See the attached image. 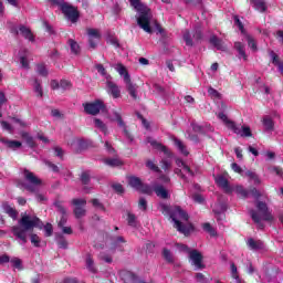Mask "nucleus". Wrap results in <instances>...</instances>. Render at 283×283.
<instances>
[{"instance_id": "obj_28", "label": "nucleus", "mask_w": 283, "mask_h": 283, "mask_svg": "<svg viewBox=\"0 0 283 283\" xmlns=\"http://www.w3.org/2000/svg\"><path fill=\"white\" fill-rule=\"evenodd\" d=\"M57 210L59 213H61V219L57 223V227L61 229V227H65V224H67V214L65 208H63L62 206H57Z\"/></svg>"}, {"instance_id": "obj_44", "label": "nucleus", "mask_w": 283, "mask_h": 283, "mask_svg": "<svg viewBox=\"0 0 283 283\" xmlns=\"http://www.w3.org/2000/svg\"><path fill=\"white\" fill-rule=\"evenodd\" d=\"M184 41L186 42V45H189V46L193 45L191 33L188 30L184 31Z\"/></svg>"}, {"instance_id": "obj_26", "label": "nucleus", "mask_w": 283, "mask_h": 283, "mask_svg": "<svg viewBox=\"0 0 283 283\" xmlns=\"http://www.w3.org/2000/svg\"><path fill=\"white\" fill-rule=\"evenodd\" d=\"M247 244L249 249H251L252 251H260L264 249V243L260 240L249 239Z\"/></svg>"}, {"instance_id": "obj_1", "label": "nucleus", "mask_w": 283, "mask_h": 283, "mask_svg": "<svg viewBox=\"0 0 283 283\" xmlns=\"http://www.w3.org/2000/svg\"><path fill=\"white\" fill-rule=\"evenodd\" d=\"M34 228L43 229V222H41V219L24 214L19 220V226L12 227L11 231L19 240V244L24 245L28 244V231H32Z\"/></svg>"}, {"instance_id": "obj_35", "label": "nucleus", "mask_w": 283, "mask_h": 283, "mask_svg": "<svg viewBox=\"0 0 283 283\" xmlns=\"http://www.w3.org/2000/svg\"><path fill=\"white\" fill-rule=\"evenodd\" d=\"M245 176H247V178H249L250 180H252V182H253L254 185H260V182H261L260 177H259L255 172H253V171H251V170H247V171H245Z\"/></svg>"}, {"instance_id": "obj_29", "label": "nucleus", "mask_w": 283, "mask_h": 283, "mask_svg": "<svg viewBox=\"0 0 283 283\" xmlns=\"http://www.w3.org/2000/svg\"><path fill=\"white\" fill-rule=\"evenodd\" d=\"M234 48L239 53V57L247 61V52L244 51V44L242 42H235Z\"/></svg>"}, {"instance_id": "obj_17", "label": "nucleus", "mask_w": 283, "mask_h": 283, "mask_svg": "<svg viewBox=\"0 0 283 283\" xmlns=\"http://www.w3.org/2000/svg\"><path fill=\"white\" fill-rule=\"evenodd\" d=\"M112 120H116L118 127H122L124 132V136L128 138V140H132V136H129V133L127 132V128H125V122H123V117H120V113L114 112L112 116Z\"/></svg>"}, {"instance_id": "obj_40", "label": "nucleus", "mask_w": 283, "mask_h": 283, "mask_svg": "<svg viewBox=\"0 0 283 283\" xmlns=\"http://www.w3.org/2000/svg\"><path fill=\"white\" fill-rule=\"evenodd\" d=\"M146 167H148L151 171H155L156 174H160V168L151 159H148L146 161Z\"/></svg>"}, {"instance_id": "obj_4", "label": "nucleus", "mask_w": 283, "mask_h": 283, "mask_svg": "<svg viewBox=\"0 0 283 283\" xmlns=\"http://www.w3.org/2000/svg\"><path fill=\"white\" fill-rule=\"evenodd\" d=\"M256 211H251V218L255 224H258L259 229H264V224L262 222H272L273 214L269 212V208L266 207V203L264 202H258L256 205Z\"/></svg>"}, {"instance_id": "obj_11", "label": "nucleus", "mask_w": 283, "mask_h": 283, "mask_svg": "<svg viewBox=\"0 0 283 283\" xmlns=\"http://www.w3.org/2000/svg\"><path fill=\"white\" fill-rule=\"evenodd\" d=\"M229 129H231L242 138H251V136H253V134L251 133V127L249 126L240 127V126H237L235 123H229Z\"/></svg>"}, {"instance_id": "obj_21", "label": "nucleus", "mask_w": 283, "mask_h": 283, "mask_svg": "<svg viewBox=\"0 0 283 283\" xmlns=\"http://www.w3.org/2000/svg\"><path fill=\"white\" fill-rule=\"evenodd\" d=\"M2 211H4L9 218H12V220H17V217L19 216L17 209H14L8 202L2 203Z\"/></svg>"}, {"instance_id": "obj_7", "label": "nucleus", "mask_w": 283, "mask_h": 283, "mask_svg": "<svg viewBox=\"0 0 283 283\" xmlns=\"http://www.w3.org/2000/svg\"><path fill=\"white\" fill-rule=\"evenodd\" d=\"M23 177L25 179L24 189L32 192L36 191L39 185H41V179L30 172V170H23Z\"/></svg>"}, {"instance_id": "obj_24", "label": "nucleus", "mask_w": 283, "mask_h": 283, "mask_svg": "<svg viewBox=\"0 0 283 283\" xmlns=\"http://www.w3.org/2000/svg\"><path fill=\"white\" fill-rule=\"evenodd\" d=\"M17 34L28 39V41H34V35L32 34V31L28 29V27L21 25L17 31Z\"/></svg>"}, {"instance_id": "obj_19", "label": "nucleus", "mask_w": 283, "mask_h": 283, "mask_svg": "<svg viewBox=\"0 0 283 283\" xmlns=\"http://www.w3.org/2000/svg\"><path fill=\"white\" fill-rule=\"evenodd\" d=\"M126 85V90L129 94V96H132V98L136 99L138 98V85L132 83V78L130 80H126V82H124Z\"/></svg>"}, {"instance_id": "obj_50", "label": "nucleus", "mask_w": 283, "mask_h": 283, "mask_svg": "<svg viewBox=\"0 0 283 283\" xmlns=\"http://www.w3.org/2000/svg\"><path fill=\"white\" fill-rule=\"evenodd\" d=\"M230 269L233 280H240V276H238V268L235 266V263H231Z\"/></svg>"}, {"instance_id": "obj_52", "label": "nucleus", "mask_w": 283, "mask_h": 283, "mask_svg": "<svg viewBox=\"0 0 283 283\" xmlns=\"http://www.w3.org/2000/svg\"><path fill=\"white\" fill-rule=\"evenodd\" d=\"M203 230L207 231V233L210 235H216V229H213V227H211L209 223L203 224Z\"/></svg>"}, {"instance_id": "obj_18", "label": "nucleus", "mask_w": 283, "mask_h": 283, "mask_svg": "<svg viewBox=\"0 0 283 283\" xmlns=\"http://www.w3.org/2000/svg\"><path fill=\"white\" fill-rule=\"evenodd\" d=\"M112 67H114V70H116V72L119 74V76H123L124 83L132 78V76H129V72H127V67H125V65H123V63L113 64Z\"/></svg>"}, {"instance_id": "obj_61", "label": "nucleus", "mask_w": 283, "mask_h": 283, "mask_svg": "<svg viewBox=\"0 0 283 283\" xmlns=\"http://www.w3.org/2000/svg\"><path fill=\"white\" fill-rule=\"evenodd\" d=\"M71 147H73V149H77L78 147H83V140L82 139H74L73 143L71 144Z\"/></svg>"}, {"instance_id": "obj_23", "label": "nucleus", "mask_w": 283, "mask_h": 283, "mask_svg": "<svg viewBox=\"0 0 283 283\" xmlns=\"http://www.w3.org/2000/svg\"><path fill=\"white\" fill-rule=\"evenodd\" d=\"M123 282L125 283H136L138 277H136L132 272L124 270L119 273Z\"/></svg>"}, {"instance_id": "obj_56", "label": "nucleus", "mask_w": 283, "mask_h": 283, "mask_svg": "<svg viewBox=\"0 0 283 283\" xmlns=\"http://www.w3.org/2000/svg\"><path fill=\"white\" fill-rule=\"evenodd\" d=\"M13 127H25V123L19 118H12Z\"/></svg>"}, {"instance_id": "obj_33", "label": "nucleus", "mask_w": 283, "mask_h": 283, "mask_svg": "<svg viewBox=\"0 0 283 283\" xmlns=\"http://www.w3.org/2000/svg\"><path fill=\"white\" fill-rule=\"evenodd\" d=\"M252 6L254 10H258L259 12H266V3H264V1H252Z\"/></svg>"}, {"instance_id": "obj_25", "label": "nucleus", "mask_w": 283, "mask_h": 283, "mask_svg": "<svg viewBox=\"0 0 283 283\" xmlns=\"http://www.w3.org/2000/svg\"><path fill=\"white\" fill-rule=\"evenodd\" d=\"M176 165L182 167V170L176 169L175 174H188V176H193V171H191V168H189V166H187L182 159H177Z\"/></svg>"}, {"instance_id": "obj_27", "label": "nucleus", "mask_w": 283, "mask_h": 283, "mask_svg": "<svg viewBox=\"0 0 283 283\" xmlns=\"http://www.w3.org/2000/svg\"><path fill=\"white\" fill-rule=\"evenodd\" d=\"M0 143L6 145V147H8L9 149H19V147H21V142L10 140V139H6L3 137L0 138Z\"/></svg>"}, {"instance_id": "obj_34", "label": "nucleus", "mask_w": 283, "mask_h": 283, "mask_svg": "<svg viewBox=\"0 0 283 283\" xmlns=\"http://www.w3.org/2000/svg\"><path fill=\"white\" fill-rule=\"evenodd\" d=\"M95 69L97 70L98 74L105 76L106 81H112V75L107 74V71L105 70V66H103V64H96Z\"/></svg>"}, {"instance_id": "obj_62", "label": "nucleus", "mask_w": 283, "mask_h": 283, "mask_svg": "<svg viewBox=\"0 0 283 283\" xmlns=\"http://www.w3.org/2000/svg\"><path fill=\"white\" fill-rule=\"evenodd\" d=\"M161 169H164V171H169V169H171V163L161 160Z\"/></svg>"}, {"instance_id": "obj_30", "label": "nucleus", "mask_w": 283, "mask_h": 283, "mask_svg": "<svg viewBox=\"0 0 283 283\" xmlns=\"http://www.w3.org/2000/svg\"><path fill=\"white\" fill-rule=\"evenodd\" d=\"M232 187V193H238V196H241V198H247L249 196V191L244 189L242 186H231Z\"/></svg>"}, {"instance_id": "obj_55", "label": "nucleus", "mask_w": 283, "mask_h": 283, "mask_svg": "<svg viewBox=\"0 0 283 283\" xmlns=\"http://www.w3.org/2000/svg\"><path fill=\"white\" fill-rule=\"evenodd\" d=\"M60 87L62 90H70V87H72V83L70 81H67V80H62L60 82Z\"/></svg>"}, {"instance_id": "obj_9", "label": "nucleus", "mask_w": 283, "mask_h": 283, "mask_svg": "<svg viewBox=\"0 0 283 283\" xmlns=\"http://www.w3.org/2000/svg\"><path fill=\"white\" fill-rule=\"evenodd\" d=\"M234 23L239 28L241 34L245 35V40L248 41L249 48L253 52H256L258 51V44L255 42V39H253V36L249 35V34H247V32L244 31V25L242 24V21H240V18H238V15L234 17Z\"/></svg>"}, {"instance_id": "obj_15", "label": "nucleus", "mask_w": 283, "mask_h": 283, "mask_svg": "<svg viewBox=\"0 0 283 283\" xmlns=\"http://www.w3.org/2000/svg\"><path fill=\"white\" fill-rule=\"evenodd\" d=\"M87 34H88V43L91 48L94 50V48H96V43L101 41V31H98L97 29H88Z\"/></svg>"}, {"instance_id": "obj_42", "label": "nucleus", "mask_w": 283, "mask_h": 283, "mask_svg": "<svg viewBox=\"0 0 283 283\" xmlns=\"http://www.w3.org/2000/svg\"><path fill=\"white\" fill-rule=\"evenodd\" d=\"M69 43L73 54H78L81 52V46H78V43H76L74 40H70Z\"/></svg>"}, {"instance_id": "obj_49", "label": "nucleus", "mask_w": 283, "mask_h": 283, "mask_svg": "<svg viewBox=\"0 0 283 283\" xmlns=\"http://www.w3.org/2000/svg\"><path fill=\"white\" fill-rule=\"evenodd\" d=\"M105 164L108 165V167H120L122 163L114 158V159H105Z\"/></svg>"}, {"instance_id": "obj_5", "label": "nucleus", "mask_w": 283, "mask_h": 283, "mask_svg": "<svg viewBox=\"0 0 283 283\" xmlns=\"http://www.w3.org/2000/svg\"><path fill=\"white\" fill-rule=\"evenodd\" d=\"M176 249L181 253L189 254V262L192 266H195V269H205V265L202 264V254L198 250H191L189 247L180 243L176 244Z\"/></svg>"}, {"instance_id": "obj_38", "label": "nucleus", "mask_w": 283, "mask_h": 283, "mask_svg": "<svg viewBox=\"0 0 283 283\" xmlns=\"http://www.w3.org/2000/svg\"><path fill=\"white\" fill-rule=\"evenodd\" d=\"M163 256L169 264H174V254L168 249L163 250Z\"/></svg>"}, {"instance_id": "obj_64", "label": "nucleus", "mask_w": 283, "mask_h": 283, "mask_svg": "<svg viewBox=\"0 0 283 283\" xmlns=\"http://www.w3.org/2000/svg\"><path fill=\"white\" fill-rule=\"evenodd\" d=\"M44 231H45V235L46 238H50V235H52V224L48 223L45 227H44Z\"/></svg>"}, {"instance_id": "obj_13", "label": "nucleus", "mask_w": 283, "mask_h": 283, "mask_svg": "<svg viewBox=\"0 0 283 283\" xmlns=\"http://www.w3.org/2000/svg\"><path fill=\"white\" fill-rule=\"evenodd\" d=\"M214 180H216V184L218 185V187L223 189V191L226 193H233V187L229 185V180H227V178H224V176L219 175L214 178Z\"/></svg>"}, {"instance_id": "obj_8", "label": "nucleus", "mask_w": 283, "mask_h": 283, "mask_svg": "<svg viewBox=\"0 0 283 283\" xmlns=\"http://www.w3.org/2000/svg\"><path fill=\"white\" fill-rule=\"evenodd\" d=\"M105 109V104L101 99H96L93 103L84 104V112L86 114H91L92 116H96V114H101Z\"/></svg>"}, {"instance_id": "obj_48", "label": "nucleus", "mask_w": 283, "mask_h": 283, "mask_svg": "<svg viewBox=\"0 0 283 283\" xmlns=\"http://www.w3.org/2000/svg\"><path fill=\"white\" fill-rule=\"evenodd\" d=\"M270 56L273 65H276V67H280V65H282V62H280V57L277 56V54H275V52L271 51Z\"/></svg>"}, {"instance_id": "obj_3", "label": "nucleus", "mask_w": 283, "mask_h": 283, "mask_svg": "<svg viewBox=\"0 0 283 283\" xmlns=\"http://www.w3.org/2000/svg\"><path fill=\"white\" fill-rule=\"evenodd\" d=\"M170 218L174 222L175 229L184 235H189L193 231V226L189 223V214L185 212L180 207H175L170 212Z\"/></svg>"}, {"instance_id": "obj_37", "label": "nucleus", "mask_w": 283, "mask_h": 283, "mask_svg": "<svg viewBox=\"0 0 283 283\" xmlns=\"http://www.w3.org/2000/svg\"><path fill=\"white\" fill-rule=\"evenodd\" d=\"M86 269L91 271V273H96V268L94 266V259L91 255L86 256Z\"/></svg>"}, {"instance_id": "obj_46", "label": "nucleus", "mask_w": 283, "mask_h": 283, "mask_svg": "<svg viewBox=\"0 0 283 283\" xmlns=\"http://www.w3.org/2000/svg\"><path fill=\"white\" fill-rule=\"evenodd\" d=\"M36 72L40 74V76H48V67L45 64H38Z\"/></svg>"}, {"instance_id": "obj_10", "label": "nucleus", "mask_w": 283, "mask_h": 283, "mask_svg": "<svg viewBox=\"0 0 283 283\" xmlns=\"http://www.w3.org/2000/svg\"><path fill=\"white\" fill-rule=\"evenodd\" d=\"M128 185L133 189H136L137 191H142L143 193H151V188H149V186H145L140 180V178L138 177H129Z\"/></svg>"}, {"instance_id": "obj_16", "label": "nucleus", "mask_w": 283, "mask_h": 283, "mask_svg": "<svg viewBox=\"0 0 283 283\" xmlns=\"http://www.w3.org/2000/svg\"><path fill=\"white\" fill-rule=\"evenodd\" d=\"M106 87L108 94H111L113 98H120V88H118V85H116V83L112 82V80H107Z\"/></svg>"}, {"instance_id": "obj_53", "label": "nucleus", "mask_w": 283, "mask_h": 283, "mask_svg": "<svg viewBox=\"0 0 283 283\" xmlns=\"http://www.w3.org/2000/svg\"><path fill=\"white\" fill-rule=\"evenodd\" d=\"M196 280H197L198 283L209 282V279H207V276H205V274H202V273H197L196 274Z\"/></svg>"}, {"instance_id": "obj_54", "label": "nucleus", "mask_w": 283, "mask_h": 283, "mask_svg": "<svg viewBox=\"0 0 283 283\" xmlns=\"http://www.w3.org/2000/svg\"><path fill=\"white\" fill-rule=\"evenodd\" d=\"M218 118H220V120L226 123L228 129H229V123H233V122L229 120V118L227 117V115L224 113H219Z\"/></svg>"}, {"instance_id": "obj_22", "label": "nucleus", "mask_w": 283, "mask_h": 283, "mask_svg": "<svg viewBox=\"0 0 283 283\" xmlns=\"http://www.w3.org/2000/svg\"><path fill=\"white\" fill-rule=\"evenodd\" d=\"M174 145L176 149L181 154V156H189V150L187 149V145L178 138H174Z\"/></svg>"}, {"instance_id": "obj_51", "label": "nucleus", "mask_w": 283, "mask_h": 283, "mask_svg": "<svg viewBox=\"0 0 283 283\" xmlns=\"http://www.w3.org/2000/svg\"><path fill=\"white\" fill-rule=\"evenodd\" d=\"M208 94L211 98H220V93L213 87L208 88Z\"/></svg>"}, {"instance_id": "obj_63", "label": "nucleus", "mask_w": 283, "mask_h": 283, "mask_svg": "<svg viewBox=\"0 0 283 283\" xmlns=\"http://www.w3.org/2000/svg\"><path fill=\"white\" fill-rule=\"evenodd\" d=\"M1 126H2V129H4L6 132H12V125H10L8 122L2 120Z\"/></svg>"}, {"instance_id": "obj_6", "label": "nucleus", "mask_w": 283, "mask_h": 283, "mask_svg": "<svg viewBox=\"0 0 283 283\" xmlns=\"http://www.w3.org/2000/svg\"><path fill=\"white\" fill-rule=\"evenodd\" d=\"M53 6H60L65 18L71 21V23H76L78 21V11L76 8L65 3L64 0H50Z\"/></svg>"}, {"instance_id": "obj_60", "label": "nucleus", "mask_w": 283, "mask_h": 283, "mask_svg": "<svg viewBox=\"0 0 283 283\" xmlns=\"http://www.w3.org/2000/svg\"><path fill=\"white\" fill-rule=\"evenodd\" d=\"M31 242L35 245L39 247L41 244V239L36 234H31Z\"/></svg>"}, {"instance_id": "obj_31", "label": "nucleus", "mask_w": 283, "mask_h": 283, "mask_svg": "<svg viewBox=\"0 0 283 283\" xmlns=\"http://www.w3.org/2000/svg\"><path fill=\"white\" fill-rule=\"evenodd\" d=\"M155 193L156 196H158V198H164V199L169 198V192L163 186L155 187Z\"/></svg>"}, {"instance_id": "obj_47", "label": "nucleus", "mask_w": 283, "mask_h": 283, "mask_svg": "<svg viewBox=\"0 0 283 283\" xmlns=\"http://www.w3.org/2000/svg\"><path fill=\"white\" fill-rule=\"evenodd\" d=\"M263 125H264L265 129H268V130L273 129V119L269 116H265L263 118Z\"/></svg>"}, {"instance_id": "obj_36", "label": "nucleus", "mask_w": 283, "mask_h": 283, "mask_svg": "<svg viewBox=\"0 0 283 283\" xmlns=\"http://www.w3.org/2000/svg\"><path fill=\"white\" fill-rule=\"evenodd\" d=\"M94 125L97 129H101L103 132V134H105V136H107V125H105V123H103V120L95 118Z\"/></svg>"}, {"instance_id": "obj_2", "label": "nucleus", "mask_w": 283, "mask_h": 283, "mask_svg": "<svg viewBox=\"0 0 283 283\" xmlns=\"http://www.w3.org/2000/svg\"><path fill=\"white\" fill-rule=\"evenodd\" d=\"M132 8L136 10L137 15V24L144 32H147L148 34H151V11H149V8L147 6L143 4L140 0H128Z\"/></svg>"}, {"instance_id": "obj_43", "label": "nucleus", "mask_w": 283, "mask_h": 283, "mask_svg": "<svg viewBox=\"0 0 283 283\" xmlns=\"http://www.w3.org/2000/svg\"><path fill=\"white\" fill-rule=\"evenodd\" d=\"M231 169L234 171V174H239L240 176H247V171L242 170V167L240 165L233 163L231 164Z\"/></svg>"}, {"instance_id": "obj_39", "label": "nucleus", "mask_w": 283, "mask_h": 283, "mask_svg": "<svg viewBox=\"0 0 283 283\" xmlns=\"http://www.w3.org/2000/svg\"><path fill=\"white\" fill-rule=\"evenodd\" d=\"M224 211H227V206L222 205V203H217L213 206V212L217 216H220V213H224Z\"/></svg>"}, {"instance_id": "obj_20", "label": "nucleus", "mask_w": 283, "mask_h": 283, "mask_svg": "<svg viewBox=\"0 0 283 283\" xmlns=\"http://www.w3.org/2000/svg\"><path fill=\"white\" fill-rule=\"evenodd\" d=\"M147 143L154 147V149H157L158 151H163L166 156H170L171 153H169V149L165 147L163 144L156 142V139L148 137Z\"/></svg>"}, {"instance_id": "obj_57", "label": "nucleus", "mask_w": 283, "mask_h": 283, "mask_svg": "<svg viewBox=\"0 0 283 283\" xmlns=\"http://www.w3.org/2000/svg\"><path fill=\"white\" fill-rule=\"evenodd\" d=\"M269 171L270 174H274L275 176H283V172L279 167H270Z\"/></svg>"}, {"instance_id": "obj_12", "label": "nucleus", "mask_w": 283, "mask_h": 283, "mask_svg": "<svg viewBox=\"0 0 283 283\" xmlns=\"http://www.w3.org/2000/svg\"><path fill=\"white\" fill-rule=\"evenodd\" d=\"M72 203L75 206V218H83L85 216V210L83 207L87 205V201L85 199H73Z\"/></svg>"}, {"instance_id": "obj_14", "label": "nucleus", "mask_w": 283, "mask_h": 283, "mask_svg": "<svg viewBox=\"0 0 283 283\" xmlns=\"http://www.w3.org/2000/svg\"><path fill=\"white\" fill-rule=\"evenodd\" d=\"M18 60L20 61L22 67L24 70H28L30 67V51H28L27 49H20V51L18 52Z\"/></svg>"}, {"instance_id": "obj_41", "label": "nucleus", "mask_w": 283, "mask_h": 283, "mask_svg": "<svg viewBox=\"0 0 283 283\" xmlns=\"http://www.w3.org/2000/svg\"><path fill=\"white\" fill-rule=\"evenodd\" d=\"M127 222H128L129 227H133L134 229H136L138 227V221L136 220V216H134L132 213H128Z\"/></svg>"}, {"instance_id": "obj_32", "label": "nucleus", "mask_w": 283, "mask_h": 283, "mask_svg": "<svg viewBox=\"0 0 283 283\" xmlns=\"http://www.w3.org/2000/svg\"><path fill=\"white\" fill-rule=\"evenodd\" d=\"M210 43L211 45H214L218 50H222V51L227 50L222 41L218 39L216 35H212L210 38Z\"/></svg>"}, {"instance_id": "obj_59", "label": "nucleus", "mask_w": 283, "mask_h": 283, "mask_svg": "<svg viewBox=\"0 0 283 283\" xmlns=\"http://www.w3.org/2000/svg\"><path fill=\"white\" fill-rule=\"evenodd\" d=\"M11 264L14 266V269H18L21 271V259L14 258L11 260Z\"/></svg>"}, {"instance_id": "obj_45", "label": "nucleus", "mask_w": 283, "mask_h": 283, "mask_svg": "<svg viewBox=\"0 0 283 283\" xmlns=\"http://www.w3.org/2000/svg\"><path fill=\"white\" fill-rule=\"evenodd\" d=\"M34 92L39 98L43 97V88H41V84L39 81H35L33 84Z\"/></svg>"}, {"instance_id": "obj_58", "label": "nucleus", "mask_w": 283, "mask_h": 283, "mask_svg": "<svg viewBox=\"0 0 283 283\" xmlns=\"http://www.w3.org/2000/svg\"><path fill=\"white\" fill-rule=\"evenodd\" d=\"M81 180H82L83 185H88L90 184V172H82Z\"/></svg>"}]
</instances>
